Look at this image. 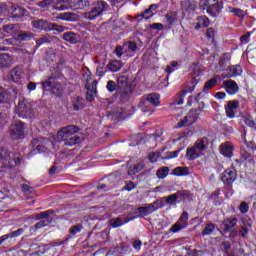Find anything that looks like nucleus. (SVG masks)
Returning a JSON list of instances; mask_svg holds the SVG:
<instances>
[{
  "instance_id": "nucleus-1",
  "label": "nucleus",
  "mask_w": 256,
  "mask_h": 256,
  "mask_svg": "<svg viewBox=\"0 0 256 256\" xmlns=\"http://www.w3.org/2000/svg\"><path fill=\"white\" fill-rule=\"evenodd\" d=\"M111 9V6L105 0H97L92 3L90 11L84 13V19L88 21H95L97 17H101L104 13H107Z\"/></svg>"
},
{
  "instance_id": "nucleus-2",
  "label": "nucleus",
  "mask_w": 256,
  "mask_h": 256,
  "mask_svg": "<svg viewBox=\"0 0 256 256\" xmlns=\"http://www.w3.org/2000/svg\"><path fill=\"white\" fill-rule=\"evenodd\" d=\"M32 25L34 29H38L39 31H57L58 33L65 31V27L52 23L47 19L34 20L32 21Z\"/></svg>"
},
{
  "instance_id": "nucleus-3",
  "label": "nucleus",
  "mask_w": 256,
  "mask_h": 256,
  "mask_svg": "<svg viewBox=\"0 0 256 256\" xmlns=\"http://www.w3.org/2000/svg\"><path fill=\"white\" fill-rule=\"evenodd\" d=\"M55 211L53 210H46L44 212H40L35 215V219L37 222L34 225V229H43V227H48V225H51L53 223V218H51V215H53Z\"/></svg>"
},
{
  "instance_id": "nucleus-4",
  "label": "nucleus",
  "mask_w": 256,
  "mask_h": 256,
  "mask_svg": "<svg viewBox=\"0 0 256 256\" xmlns=\"http://www.w3.org/2000/svg\"><path fill=\"white\" fill-rule=\"evenodd\" d=\"M16 113L18 117H21V119H33V117H35V112H33L31 104H29L25 99L19 101Z\"/></svg>"
},
{
  "instance_id": "nucleus-5",
  "label": "nucleus",
  "mask_w": 256,
  "mask_h": 256,
  "mask_svg": "<svg viewBox=\"0 0 256 256\" xmlns=\"http://www.w3.org/2000/svg\"><path fill=\"white\" fill-rule=\"evenodd\" d=\"M48 141L49 139L44 137H37L32 139L30 143L31 151L29 155L32 156L37 155L39 153H45V151H47V147L45 145H47Z\"/></svg>"
},
{
  "instance_id": "nucleus-6",
  "label": "nucleus",
  "mask_w": 256,
  "mask_h": 256,
  "mask_svg": "<svg viewBox=\"0 0 256 256\" xmlns=\"http://www.w3.org/2000/svg\"><path fill=\"white\" fill-rule=\"evenodd\" d=\"M80 131L81 128H79V126L77 125L71 124L68 126H64L57 133V141H63L69 137H72L76 133H79Z\"/></svg>"
},
{
  "instance_id": "nucleus-7",
  "label": "nucleus",
  "mask_w": 256,
  "mask_h": 256,
  "mask_svg": "<svg viewBox=\"0 0 256 256\" xmlns=\"http://www.w3.org/2000/svg\"><path fill=\"white\" fill-rule=\"evenodd\" d=\"M189 227V213L184 211L177 222L171 226L169 229L170 233H179V231H183V229H187Z\"/></svg>"
},
{
  "instance_id": "nucleus-8",
  "label": "nucleus",
  "mask_w": 256,
  "mask_h": 256,
  "mask_svg": "<svg viewBox=\"0 0 256 256\" xmlns=\"http://www.w3.org/2000/svg\"><path fill=\"white\" fill-rule=\"evenodd\" d=\"M12 139H25V123L17 121L9 128Z\"/></svg>"
},
{
  "instance_id": "nucleus-9",
  "label": "nucleus",
  "mask_w": 256,
  "mask_h": 256,
  "mask_svg": "<svg viewBox=\"0 0 256 256\" xmlns=\"http://www.w3.org/2000/svg\"><path fill=\"white\" fill-rule=\"evenodd\" d=\"M237 180V170L235 168L226 169L221 175V181L224 185L231 186Z\"/></svg>"
},
{
  "instance_id": "nucleus-10",
  "label": "nucleus",
  "mask_w": 256,
  "mask_h": 256,
  "mask_svg": "<svg viewBox=\"0 0 256 256\" xmlns=\"http://www.w3.org/2000/svg\"><path fill=\"white\" fill-rule=\"evenodd\" d=\"M241 103L239 100H230L226 103L224 106L226 116L229 119H235V113H237V110L239 109Z\"/></svg>"
},
{
  "instance_id": "nucleus-11",
  "label": "nucleus",
  "mask_w": 256,
  "mask_h": 256,
  "mask_svg": "<svg viewBox=\"0 0 256 256\" xmlns=\"http://www.w3.org/2000/svg\"><path fill=\"white\" fill-rule=\"evenodd\" d=\"M107 117H111V119H127L131 117V113L127 112L123 108L114 107L110 111L107 112Z\"/></svg>"
},
{
  "instance_id": "nucleus-12",
  "label": "nucleus",
  "mask_w": 256,
  "mask_h": 256,
  "mask_svg": "<svg viewBox=\"0 0 256 256\" xmlns=\"http://www.w3.org/2000/svg\"><path fill=\"white\" fill-rule=\"evenodd\" d=\"M8 13L10 14V17L12 19H16V21L27 15V11L25 10V8L19 5H11L8 9Z\"/></svg>"
},
{
  "instance_id": "nucleus-13",
  "label": "nucleus",
  "mask_w": 256,
  "mask_h": 256,
  "mask_svg": "<svg viewBox=\"0 0 256 256\" xmlns=\"http://www.w3.org/2000/svg\"><path fill=\"white\" fill-rule=\"evenodd\" d=\"M131 95H133L132 88L118 90V92H116V99L123 105V103H127V101L131 99Z\"/></svg>"
},
{
  "instance_id": "nucleus-14",
  "label": "nucleus",
  "mask_w": 256,
  "mask_h": 256,
  "mask_svg": "<svg viewBox=\"0 0 256 256\" xmlns=\"http://www.w3.org/2000/svg\"><path fill=\"white\" fill-rule=\"evenodd\" d=\"M223 87L228 95H236V93H239V85L235 80H225L223 82Z\"/></svg>"
},
{
  "instance_id": "nucleus-15",
  "label": "nucleus",
  "mask_w": 256,
  "mask_h": 256,
  "mask_svg": "<svg viewBox=\"0 0 256 256\" xmlns=\"http://www.w3.org/2000/svg\"><path fill=\"white\" fill-rule=\"evenodd\" d=\"M228 73L223 74L224 79H231V77H239L243 73L241 65H230L227 68Z\"/></svg>"
},
{
  "instance_id": "nucleus-16",
  "label": "nucleus",
  "mask_w": 256,
  "mask_h": 256,
  "mask_svg": "<svg viewBox=\"0 0 256 256\" xmlns=\"http://www.w3.org/2000/svg\"><path fill=\"white\" fill-rule=\"evenodd\" d=\"M179 21V15L175 11H170L165 15L164 23L167 27V29H171L173 25L178 23Z\"/></svg>"
},
{
  "instance_id": "nucleus-17",
  "label": "nucleus",
  "mask_w": 256,
  "mask_h": 256,
  "mask_svg": "<svg viewBox=\"0 0 256 256\" xmlns=\"http://www.w3.org/2000/svg\"><path fill=\"white\" fill-rule=\"evenodd\" d=\"M13 56L8 53L0 54V69H9V67L13 66Z\"/></svg>"
},
{
  "instance_id": "nucleus-18",
  "label": "nucleus",
  "mask_w": 256,
  "mask_h": 256,
  "mask_svg": "<svg viewBox=\"0 0 256 256\" xmlns=\"http://www.w3.org/2000/svg\"><path fill=\"white\" fill-rule=\"evenodd\" d=\"M207 7V13L208 15H211V17H216L221 13V9H223V4L221 2H215L214 4L209 3V5H204Z\"/></svg>"
},
{
  "instance_id": "nucleus-19",
  "label": "nucleus",
  "mask_w": 256,
  "mask_h": 256,
  "mask_svg": "<svg viewBox=\"0 0 256 256\" xmlns=\"http://www.w3.org/2000/svg\"><path fill=\"white\" fill-rule=\"evenodd\" d=\"M222 225L224 226V232L229 233L232 231V233H237L235 227H237V218H227L224 219L222 222Z\"/></svg>"
},
{
  "instance_id": "nucleus-20",
  "label": "nucleus",
  "mask_w": 256,
  "mask_h": 256,
  "mask_svg": "<svg viewBox=\"0 0 256 256\" xmlns=\"http://www.w3.org/2000/svg\"><path fill=\"white\" fill-rule=\"evenodd\" d=\"M151 213H155V207L151 204H147L146 206L138 207L136 217H147L151 215Z\"/></svg>"
},
{
  "instance_id": "nucleus-21",
  "label": "nucleus",
  "mask_w": 256,
  "mask_h": 256,
  "mask_svg": "<svg viewBox=\"0 0 256 256\" xmlns=\"http://www.w3.org/2000/svg\"><path fill=\"white\" fill-rule=\"evenodd\" d=\"M62 39L68 43H71L72 45H77V43L81 41V36L73 31H69L62 35Z\"/></svg>"
},
{
  "instance_id": "nucleus-22",
  "label": "nucleus",
  "mask_w": 256,
  "mask_h": 256,
  "mask_svg": "<svg viewBox=\"0 0 256 256\" xmlns=\"http://www.w3.org/2000/svg\"><path fill=\"white\" fill-rule=\"evenodd\" d=\"M233 151H235V148L233 147V144H231V142H226L220 145V153L224 157H233Z\"/></svg>"
},
{
  "instance_id": "nucleus-23",
  "label": "nucleus",
  "mask_w": 256,
  "mask_h": 256,
  "mask_svg": "<svg viewBox=\"0 0 256 256\" xmlns=\"http://www.w3.org/2000/svg\"><path fill=\"white\" fill-rule=\"evenodd\" d=\"M138 106L143 113H148V115H151V113L155 111V106H152V104L143 97L140 99Z\"/></svg>"
},
{
  "instance_id": "nucleus-24",
  "label": "nucleus",
  "mask_w": 256,
  "mask_h": 256,
  "mask_svg": "<svg viewBox=\"0 0 256 256\" xmlns=\"http://www.w3.org/2000/svg\"><path fill=\"white\" fill-rule=\"evenodd\" d=\"M152 107H157L161 103V95L158 93H150L142 96Z\"/></svg>"
},
{
  "instance_id": "nucleus-25",
  "label": "nucleus",
  "mask_w": 256,
  "mask_h": 256,
  "mask_svg": "<svg viewBox=\"0 0 256 256\" xmlns=\"http://www.w3.org/2000/svg\"><path fill=\"white\" fill-rule=\"evenodd\" d=\"M107 69L112 73H117V71L123 69V62L121 60H112L107 64Z\"/></svg>"
},
{
  "instance_id": "nucleus-26",
  "label": "nucleus",
  "mask_w": 256,
  "mask_h": 256,
  "mask_svg": "<svg viewBox=\"0 0 256 256\" xmlns=\"http://www.w3.org/2000/svg\"><path fill=\"white\" fill-rule=\"evenodd\" d=\"M116 85L118 86V90L131 89L129 78L127 76H119Z\"/></svg>"
},
{
  "instance_id": "nucleus-27",
  "label": "nucleus",
  "mask_w": 256,
  "mask_h": 256,
  "mask_svg": "<svg viewBox=\"0 0 256 256\" xmlns=\"http://www.w3.org/2000/svg\"><path fill=\"white\" fill-rule=\"evenodd\" d=\"M186 157L189 161H195V159L201 157V152L193 146L186 150Z\"/></svg>"
},
{
  "instance_id": "nucleus-28",
  "label": "nucleus",
  "mask_w": 256,
  "mask_h": 256,
  "mask_svg": "<svg viewBox=\"0 0 256 256\" xmlns=\"http://www.w3.org/2000/svg\"><path fill=\"white\" fill-rule=\"evenodd\" d=\"M61 141L67 147H73V145H77V143H81V137H79L78 135L74 134L73 136L65 138L64 140H61Z\"/></svg>"
},
{
  "instance_id": "nucleus-29",
  "label": "nucleus",
  "mask_w": 256,
  "mask_h": 256,
  "mask_svg": "<svg viewBox=\"0 0 256 256\" xmlns=\"http://www.w3.org/2000/svg\"><path fill=\"white\" fill-rule=\"evenodd\" d=\"M157 9H159V4H151L149 8L141 14V17L144 19H151V17L155 15L153 11H157Z\"/></svg>"
},
{
  "instance_id": "nucleus-30",
  "label": "nucleus",
  "mask_w": 256,
  "mask_h": 256,
  "mask_svg": "<svg viewBox=\"0 0 256 256\" xmlns=\"http://www.w3.org/2000/svg\"><path fill=\"white\" fill-rule=\"evenodd\" d=\"M143 167H145V164L143 162H138L128 168L127 174L137 175V173H140V171H143Z\"/></svg>"
},
{
  "instance_id": "nucleus-31",
  "label": "nucleus",
  "mask_w": 256,
  "mask_h": 256,
  "mask_svg": "<svg viewBox=\"0 0 256 256\" xmlns=\"http://www.w3.org/2000/svg\"><path fill=\"white\" fill-rule=\"evenodd\" d=\"M176 198L178 199V203H181V201H188V199H191V192L189 190H178L176 193Z\"/></svg>"
},
{
  "instance_id": "nucleus-32",
  "label": "nucleus",
  "mask_w": 256,
  "mask_h": 256,
  "mask_svg": "<svg viewBox=\"0 0 256 256\" xmlns=\"http://www.w3.org/2000/svg\"><path fill=\"white\" fill-rule=\"evenodd\" d=\"M182 8L185 11H195V9H197V1L195 0H185L184 2L181 3Z\"/></svg>"
},
{
  "instance_id": "nucleus-33",
  "label": "nucleus",
  "mask_w": 256,
  "mask_h": 256,
  "mask_svg": "<svg viewBox=\"0 0 256 256\" xmlns=\"http://www.w3.org/2000/svg\"><path fill=\"white\" fill-rule=\"evenodd\" d=\"M209 145V139L207 137H203L200 140H197L194 147L201 153V151H205Z\"/></svg>"
},
{
  "instance_id": "nucleus-34",
  "label": "nucleus",
  "mask_w": 256,
  "mask_h": 256,
  "mask_svg": "<svg viewBox=\"0 0 256 256\" xmlns=\"http://www.w3.org/2000/svg\"><path fill=\"white\" fill-rule=\"evenodd\" d=\"M73 7L76 9H89L91 7V0H75Z\"/></svg>"
},
{
  "instance_id": "nucleus-35",
  "label": "nucleus",
  "mask_w": 256,
  "mask_h": 256,
  "mask_svg": "<svg viewBox=\"0 0 256 256\" xmlns=\"http://www.w3.org/2000/svg\"><path fill=\"white\" fill-rule=\"evenodd\" d=\"M106 179L107 181H110V183H115L116 181H119V179H125V176H123V172L121 170H117L110 174Z\"/></svg>"
},
{
  "instance_id": "nucleus-36",
  "label": "nucleus",
  "mask_w": 256,
  "mask_h": 256,
  "mask_svg": "<svg viewBox=\"0 0 256 256\" xmlns=\"http://www.w3.org/2000/svg\"><path fill=\"white\" fill-rule=\"evenodd\" d=\"M58 19H62V21H76L77 14L73 12H64L58 15Z\"/></svg>"
},
{
  "instance_id": "nucleus-37",
  "label": "nucleus",
  "mask_w": 256,
  "mask_h": 256,
  "mask_svg": "<svg viewBox=\"0 0 256 256\" xmlns=\"http://www.w3.org/2000/svg\"><path fill=\"white\" fill-rule=\"evenodd\" d=\"M53 85H55V76H50L46 81L42 82V88L45 91H52Z\"/></svg>"
},
{
  "instance_id": "nucleus-38",
  "label": "nucleus",
  "mask_w": 256,
  "mask_h": 256,
  "mask_svg": "<svg viewBox=\"0 0 256 256\" xmlns=\"http://www.w3.org/2000/svg\"><path fill=\"white\" fill-rule=\"evenodd\" d=\"M51 91L56 97H61L63 95V85L59 81H55Z\"/></svg>"
},
{
  "instance_id": "nucleus-39",
  "label": "nucleus",
  "mask_w": 256,
  "mask_h": 256,
  "mask_svg": "<svg viewBox=\"0 0 256 256\" xmlns=\"http://www.w3.org/2000/svg\"><path fill=\"white\" fill-rule=\"evenodd\" d=\"M23 233H25V229L19 228L16 231H12L8 234L3 235L4 241H7V239H13L15 237H19L20 235H23Z\"/></svg>"
},
{
  "instance_id": "nucleus-40",
  "label": "nucleus",
  "mask_w": 256,
  "mask_h": 256,
  "mask_svg": "<svg viewBox=\"0 0 256 256\" xmlns=\"http://www.w3.org/2000/svg\"><path fill=\"white\" fill-rule=\"evenodd\" d=\"M55 7L58 11H65L66 9L73 7V5H69V0H58Z\"/></svg>"
},
{
  "instance_id": "nucleus-41",
  "label": "nucleus",
  "mask_w": 256,
  "mask_h": 256,
  "mask_svg": "<svg viewBox=\"0 0 256 256\" xmlns=\"http://www.w3.org/2000/svg\"><path fill=\"white\" fill-rule=\"evenodd\" d=\"M21 75L23 72L19 68H14L11 70L10 77L14 83H19V79H21Z\"/></svg>"
},
{
  "instance_id": "nucleus-42",
  "label": "nucleus",
  "mask_w": 256,
  "mask_h": 256,
  "mask_svg": "<svg viewBox=\"0 0 256 256\" xmlns=\"http://www.w3.org/2000/svg\"><path fill=\"white\" fill-rule=\"evenodd\" d=\"M191 69H192V76L199 77V75L203 71V65H201V63L199 62H196L192 64Z\"/></svg>"
},
{
  "instance_id": "nucleus-43",
  "label": "nucleus",
  "mask_w": 256,
  "mask_h": 256,
  "mask_svg": "<svg viewBox=\"0 0 256 256\" xmlns=\"http://www.w3.org/2000/svg\"><path fill=\"white\" fill-rule=\"evenodd\" d=\"M72 105H73L74 111H79L83 109V107H85V104H83V98L79 96L74 98V100L72 101Z\"/></svg>"
},
{
  "instance_id": "nucleus-44",
  "label": "nucleus",
  "mask_w": 256,
  "mask_h": 256,
  "mask_svg": "<svg viewBox=\"0 0 256 256\" xmlns=\"http://www.w3.org/2000/svg\"><path fill=\"white\" fill-rule=\"evenodd\" d=\"M213 231H215V224L207 223L201 233L202 237H206L207 235H212Z\"/></svg>"
},
{
  "instance_id": "nucleus-45",
  "label": "nucleus",
  "mask_w": 256,
  "mask_h": 256,
  "mask_svg": "<svg viewBox=\"0 0 256 256\" xmlns=\"http://www.w3.org/2000/svg\"><path fill=\"white\" fill-rule=\"evenodd\" d=\"M125 223H127V221H124L120 217L110 219V225H111V227H113V229H117L118 227H122V225H125Z\"/></svg>"
},
{
  "instance_id": "nucleus-46",
  "label": "nucleus",
  "mask_w": 256,
  "mask_h": 256,
  "mask_svg": "<svg viewBox=\"0 0 256 256\" xmlns=\"http://www.w3.org/2000/svg\"><path fill=\"white\" fill-rule=\"evenodd\" d=\"M231 61V54L230 53H224L218 62L219 67H226L227 63Z\"/></svg>"
},
{
  "instance_id": "nucleus-47",
  "label": "nucleus",
  "mask_w": 256,
  "mask_h": 256,
  "mask_svg": "<svg viewBox=\"0 0 256 256\" xmlns=\"http://www.w3.org/2000/svg\"><path fill=\"white\" fill-rule=\"evenodd\" d=\"M240 155H241V160L239 159L235 160L236 163H239V165H241V163H245V161H247L248 159H251V153H249V151L245 149H241Z\"/></svg>"
},
{
  "instance_id": "nucleus-48",
  "label": "nucleus",
  "mask_w": 256,
  "mask_h": 256,
  "mask_svg": "<svg viewBox=\"0 0 256 256\" xmlns=\"http://www.w3.org/2000/svg\"><path fill=\"white\" fill-rule=\"evenodd\" d=\"M252 225H253V222L251 221V219H249L248 222L241 227L240 229L241 237L245 238L247 237V235H249V227H252Z\"/></svg>"
},
{
  "instance_id": "nucleus-49",
  "label": "nucleus",
  "mask_w": 256,
  "mask_h": 256,
  "mask_svg": "<svg viewBox=\"0 0 256 256\" xmlns=\"http://www.w3.org/2000/svg\"><path fill=\"white\" fill-rule=\"evenodd\" d=\"M217 85V78H210L208 81H206L203 91L204 93H207V91H210V89H213Z\"/></svg>"
},
{
  "instance_id": "nucleus-50",
  "label": "nucleus",
  "mask_w": 256,
  "mask_h": 256,
  "mask_svg": "<svg viewBox=\"0 0 256 256\" xmlns=\"http://www.w3.org/2000/svg\"><path fill=\"white\" fill-rule=\"evenodd\" d=\"M106 89L109 93H116L119 91V87L117 86V83L113 80H109L106 84Z\"/></svg>"
},
{
  "instance_id": "nucleus-51",
  "label": "nucleus",
  "mask_w": 256,
  "mask_h": 256,
  "mask_svg": "<svg viewBox=\"0 0 256 256\" xmlns=\"http://www.w3.org/2000/svg\"><path fill=\"white\" fill-rule=\"evenodd\" d=\"M156 175L158 179H165L169 175V167H161L157 170Z\"/></svg>"
},
{
  "instance_id": "nucleus-52",
  "label": "nucleus",
  "mask_w": 256,
  "mask_h": 256,
  "mask_svg": "<svg viewBox=\"0 0 256 256\" xmlns=\"http://www.w3.org/2000/svg\"><path fill=\"white\" fill-rule=\"evenodd\" d=\"M163 199L166 201L167 205H177V203H179L176 194H171L168 197H164Z\"/></svg>"
},
{
  "instance_id": "nucleus-53",
  "label": "nucleus",
  "mask_w": 256,
  "mask_h": 256,
  "mask_svg": "<svg viewBox=\"0 0 256 256\" xmlns=\"http://www.w3.org/2000/svg\"><path fill=\"white\" fill-rule=\"evenodd\" d=\"M220 251H222V253H225L226 255H229V251H231V242L229 241L221 242Z\"/></svg>"
},
{
  "instance_id": "nucleus-54",
  "label": "nucleus",
  "mask_w": 256,
  "mask_h": 256,
  "mask_svg": "<svg viewBox=\"0 0 256 256\" xmlns=\"http://www.w3.org/2000/svg\"><path fill=\"white\" fill-rule=\"evenodd\" d=\"M82 230H83V224H77V225L72 226L69 229V234L72 236L77 235V233H81Z\"/></svg>"
},
{
  "instance_id": "nucleus-55",
  "label": "nucleus",
  "mask_w": 256,
  "mask_h": 256,
  "mask_svg": "<svg viewBox=\"0 0 256 256\" xmlns=\"http://www.w3.org/2000/svg\"><path fill=\"white\" fill-rule=\"evenodd\" d=\"M7 121H9V116L5 112H0V131L7 125Z\"/></svg>"
},
{
  "instance_id": "nucleus-56",
  "label": "nucleus",
  "mask_w": 256,
  "mask_h": 256,
  "mask_svg": "<svg viewBox=\"0 0 256 256\" xmlns=\"http://www.w3.org/2000/svg\"><path fill=\"white\" fill-rule=\"evenodd\" d=\"M189 125H193V121L189 122V116H184L183 119H181L178 122V127L179 128H181V127H189Z\"/></svg>"
},
{
  "instance_id": "nucleus-57",
  "label": "nucleus",
  "mask_w": 256,
  "mask_h": 256,
  "mask_svg": "<svg viewBox=\"0 0 256 256\" xmlns=\"http://www.w3.org/2000/svg\"><path fill=\"white\" fill-rule=\"evenodd\" d=\"M159 157H161V152H151L148 154V159L150 160V163H157Z\"/></svg>"
},
{
  "instance_id": "nucleus-58",
  "label": "nucleus",
  "mask_w": 256,
  "mask_h": 256,
  "mask_svg": "<svg viewBox=\"0 0 256 256\" xmlns=\"http://www.w3.org/2000/svg\"><path fill=\"white\" fill-rule=\"evenodd\" d=\"M243 121L245 125H247V127H252V129H256V123L251 116H245Z\"/></svg>"
},
{
  "instance_id": "nucleus-59",
  "label": "nucleus",
  "mask_w": 256,
  "mask_h": 256,
  "mask_svg": "<svg viewBox=\"0 0 256 256\" xmlns=\"http://www.w3.org/2000/svg\"><path fill=\"white\" fill-rule=\"evenodd\" d=\"M198 23L201 27H209L211 22L209 21V18H207V16H200L198 17Z\"/></svg>"
},
{
  "instance_id": "nucleus-60",
  "label": "nucleus",
  "mask_w": 256,
  "mask_h": 256,
  "mask_svg": "<svg viewBox=\"0 0 256 256\" xmlns=\"http://www.w3.org/2000/svg\"><path fill=\"white\" fill-rule=\"evenodd\" d=\"M116 249H121L120 251H118L119 254L128 255V253L131 251V246H129V245H120V246L116 247Z\"/></svg>"
},
{
  "instance_id": "nucleus-61",
  "label": "nucleus",
  "mask_w": 256,
  "mask_h": 256,
  "mask_svg": "<svg viewBox=\"0 0 256 256\" xmlns=\"http://www.w3.org/2000/svg\"><path fill=\"white\" fill-rule=\"evenodd\" d=\"M184 101H185V95H183V92H179L175 97V100H174L175 104L183 105Z\"/></svg>"
},
{
  "instance_id": "nucleus-62",
  "label": "nucleus",
  "mask_w": 256,
  "mask_h": 256,
  "mask_svg": "<svg viewBox=\"0 0 256 256\" xmlns=\"http://www.w3.org/2000/svg\"><path fill=\"white\" fill-rule=\"evenodd\" d=\"M179 153H181V149L172 152H167L164 159H175V157H178Z\"/></svg>"
},
{
  "instance_id": "nucleus-63",
  "label": "nucleus",
  "mask_w": 256,
  "mask_h": 256,
  "mask_svg": "<svg viewBox=\"0 0 256 256\" xmlns=\"http://www.w3.org/2000/svg\"><path fill=\"white\" fill-rule=\"evenodd\" d=\"M150 205H153L154 211H157L158 209H163V207H165V203H163V200H156Z\"/></svg>"
},
{
  "instance_id": "nucleus-64",
  "label": "nucleus",
  "mask_w": 256,
  "mask_h": 256,
  "mask_svg": "<svg viewBox=\"0 0 256 256\" xmlns=\"http://www.w3.org/2000/svg\"><path fill=\"white\" fill-rule=\"evenodd\" d=\"M240 213H248L249 212V204L247 202H241L239 206Z\"/></svg>"
}]
</instances>
